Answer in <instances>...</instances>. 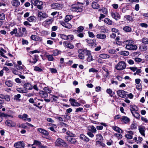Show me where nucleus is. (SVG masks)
Here are the masks:
<instances>
[{"instance_id":"aec40b11","label":"nucleus","mask_w":148,"mask_h":148,"mask_svg":"<svg viewBox=\"0 0 148 148\" xmlns=\"http://www.w3.org/2000/svg\"><path fill=\"white\" fill-rule=\"evenodd\" d=\"M88 131L91 132L93 133H96L97 130L96 128L93 126H90L88 127Z\"/></svg>"},{"instance_id":"6ab92c4d","label":"nucleus","mask_w":148,"mask_h":148,"mask_svg":"<svg viewBox=\"0 0 148 148\" xmlns=\"http://www.w3.org/2000/svg\"><path fill=\"white\" fill-rule=\"evenodd\" d=\"M130 107V110L132 114H133L134 112L137 111L138 109V107L136 106L131 105Z\"/></svg>"},{"instance_id":"2f4dec72","label":"nucleus","mask_w":148,"mask_h":148,"mask_svg":"<svg viewBox=\"0 0 148 148\" xmlns=\"http://www.w3.org/2000/svg\"><path fill=\"white\" fill-rule=\"evenodd\" d=\"M95 144L96 145L99 146L103 147L106 146L105 144L99 140H97L96 141Z\"/></svg>"},{"instance_id":"7ed1b4c3","label":"nucleus","mask_w":148,"mask_h":148,"mask_svg":"<svg viewBox=\"0 0 148 148\" xmlns=\"http://www.w3.org/2000/svg\"><path fill=\"white\" fill-rule=\"evenodd\" d=\"M126 66V64L124 61H121L119 62L115 66V69L118 70H122L125 69Z\"/></svg>"},{"instance_id":"dca6fc26","label":"nucleus","mask_w":148,"mask_h":148,"mask_svg":"<svg viewBox=\"0 0 148 148\" xmlns=\"http://www.w3.org/2000/svg\"><path fill=\"white\" fill-rule=\"evenodd\" d=\"M86 56H87L86 60L88 62H90L92 60V57L91 55V52L90 51L87 50Z\"/></svg>"},{"instance_id":"f03ea898","label":"nucleus","mask_w":148,"mask_h":148,"mask_svg":"<svg viewBox=\"0 0 148 148\" xmlns=\"http://www.w3.org/2000/svg\"><path fill=\"white\" fill-rule=\"evenodd\" d=\"M55 145L56 146H62L64 147H68V145L63 140L60 138H58L55 143Z\"/></svg>"},{"instance_id":"864d4df0","label":"nucleus","mask_w":148,"mask_h":148,"mask_svg":"<svg viewBox=\"0 0 148 148\" xmlns=\"http://www.w3.org/2000/svg\"><path fill=\"white\" fill-rule=\"evenodd\" d=\"M21 97V95L20 94H18L17 95H15L14 96V99L16 101H20V99L19 98Z\"/></svg>"},{"instance_id":"c03bdc74","label":"nucleus","mask_w":148,"mask_h":148,"mask_svg":"<svg viewBox=\"0 0 148 148\" xmlns=\"http://www.w3.org/2000/svg\"><path fill=\"white\" fill-rule=\"evenodd\" d=\"M35 19V17L34 16H31L27 18V20L29 22H32Z\"/></svg>"},{"instance_id":"423d86ee","label":"nucleus","mask_w":148,"mask_h":148,"mask_svg":"<svg viewBox=\"0 0 148 148\" xmlns=\"http://www.w3.org/2000/svg\"><path fill=\"white\" fill-rule=\"evenodd\" d=\"M126 92L123 90H119L117 91V94L118 96L120 97L124 98H127V95L126 94Z\"/></svg>"},{"instance_id":"ddd939ff","label":"nucleus","mask_w":148,"mask_h":148,"mask_svg":"<svg viewBox=\"0 0 148 148\" xmlns=\"http://www.w3.org/2000/svg\"><path fill=\"white\" fill-rule=\"evenodd\" d=\"M60 23L62 26L66 28L70 29L72 27V25L67 22H64L63 21H60Z\"/></svg>"},{"instance_id":"f704fd0d","label":"nucleus","mask_w":148,"mask_h":148,"mask_svg":"<svg viewBox=\"0 0 148 148\" xmlns=\"http://www.w3.org/2000/svg\"><path fill=\"white\" fill-rule=\"evenodd\" d=\"M53 21L52 18H50L46 19L43 23L46 25H49L52 23Z\"/></svg>"},{"instance_id":"4be33fe9","label":"nucleus","mask_w":148,"mask_h":148,"mask_svg":"<svg viewBox=\"0 0 148 148\" xmlns=\"http://www.w3.org/2000/svg\"><path fill=\"white\" fill-rule=\"evenodd\" d=\"M79 137L81 139L83 140L84 141H85L86 142H89L90 140L89 138L84 134H80Z\"/></svg>"},{"instance_id":"f8f14e48","label":"nucleus","mask_w":148,"mask_h":148,"mask_svg":"<svg viewBox=\"0 0 148 148\" xmlns=\"http://www.w3.org/2000/svg\"><path fill=\"white\" fill-rule=\"evenodd\" d=\"M63 45L64 47L70 49H73L74 47L73 45L69 42L64 41L63 43Z\"/></svg>"},{"instance_id":"b1692460","label":"nucleus","mask_w":148,"mask_h":148,"mask_svg":"<svg viewBox=\"0 0 148 148\" xmlns=\"http://www.w3.org/2000/svg\"><path fill=\"white\" fill-rule=\"evenodd\" d=\"M12 5L14 6L18 7L20 5V1L17 0H13L11 2Z\"/></svg>"},{"instance_id":"9d476101","label":"nucleus","mask_w":148,"mask_h":148,"mask_svg":"<svg viewBox=\"0 0 148 148\" xmlns=\"http://www.w3.org/2000/svg\"><path fill=\"white\" fill-rule=\"evenodd\" d=\"M111 15L112 17L116 21H117L120 18V15L117 12H111Z\"/></svg>"},{"instance_id":"4c0bfd02","label":"nucleus","mask_w":148,"mask_h":148,"mask_svg":"<svg viewBox=\"0 0 148 148\" xmlns=\"http://www.w3.org/2000/svg\"><path fill=\"white\" fill-rule=\"evenodd\" d=\"M14 67H15L17 70H20L23 69L25 66L23 65H15L14 66Z\"/></svg>"},{"instance_id":"603ef678","label":"nucleus","mask_w":148,"mask_h":148,"mask_svg":"<svg viewBox=\"0 0 148 148\" xmlns=\"http://www.w3.org/2000/svg\"><path fill=\"white\" fill-rule=\"evenodd\" d=\"M142 42L145 44H148V38H143L142 40Z\"/></svg>"},{"instance_id":"a211bd4d","label":"nucleus","mask_w":148,"mask_h":148,"mask_svg":"<svg viewBox=\"0 0 148 148\" xmlns=\"http://www.w3.org/2000/svg\"><path fill=\"white\" fill-rule=\"evenodd\" d=\"M139 130L140 134L143 136H145V132L146 130L145 127L144 126H140L139 128Z\"/></svg>"},{"instance_id":"774afa93","label":"nucleus","mask_w":148,"mask_h":148,"mask_svg":"<svg viewBox=\"0 0 148 148\" xmlns=\"http://www.w3.org/2000/svg\"><path fill=\"white\" fill-rule=\"evenodd\" d=\"M17 33V29L16 28H15L13 29L12 31H11L10 32V34L11 35H13L14 34H16Z\"/></svg>"},{"instance_id":"6e6d98bb","label":"nucleus","mask_w":148,"mask_h":148,"mask_svg":"<svg viewBox=\"0 0 148 148\" xmlns=\"http://www.w3.org/2000/svg\"><path fill=\"white\" fill-rule=\"evenodd\" d=\"M41 104V103L40 102H38L37 103H34V106L37 107L40 109H41L42 107V106H40Z\"/></svg>"},{"instance_id":"bf43d9fd","label":"nucleus","mask_w":148,"mask_h":148,"mask_svg":"<svg viewBox=\"0 0 148 148\" xmlns=\"http://www.w3.org/2000/svg\"><path fill=\"white\" fill-rule=\"evenodd\" d=\"M51 125H52L53 127H50L49 128V129L51 131L53 132H56V131L54 129V127L56 128V125L53 124H51Z\"/></svg>"},{"instance_id":"7c9ffc66","label":"nucleus","mask_w":148,"mask_h":148,"mask_svg":"<svg viewBox=\"0 0 148 148\" xmlns=\"http://www.w3.org/2000/svg\"><path fill=\"white\" fill-rule=\"evenodd\" d=\"M28 115L26 114H24L23 115L22 119L24 120H27L28 122H30L31 119L29 118H27Z\"/></svg>"},{"instance_id":"393cba45","label":"nucleus","mask_w":148,"mask_h":148,"mask_svg":"<svg viewBox=\"0 0 148 148\" xmlns=\"http://www.w3.org/2000/svg\"><path fill=\"white\" fill-rule=\"evenodd\" d=\"M121 121L125 123H127L130 121V119L126 116H123L121 119Z\"/></svg>"},{"instance_id":"0eeeda50","label":"nucleus","mask_w":148,"mask_h":148,"mask_svg":"<svg viewBox=\"0 0 148 148\" xmlns=\"http://www.w3.org/2000/svg\"><path fill=\"white\" fill-rule=\"evenodd\" d=\"M32 3L37 6V8L39 9H41L42 8V5L43 4V2L40 1L36 0L35 1H31Z\"/></svg>"},{"instance_id":"680f3d73","label":"nucleus","mask_w":148,"mask_h":148,"mask_svg":"<svg viewBox=\"0 0 148 148\" xmlns=\"http://www.w3.org/2000/svg\"><path fill=\"white\" fill-rule=\"evenodd\" d=\"M38 36L35 35H32L31 36V38L33 40L36 41L37 40Z\"/></svg>"},{"instance_id":"5fc2aeb1","label":"nucleus","mask_w":148,"mask_h":148,"mask_svg":"<svg viewBox=\"0 0 148 148\" xmlns=\"http://www.w3.org/2000/svg\"><path fill=\"white\" fill-rule=\"evenodd\" d=\"M93 132H91L87 131V135L90 138H93L94 137Z\"/></svg>"},{"instance_id":"a18cd8bd","label":"nucleus","mask_w":148,"mask_h":148,"mask_svg":"<svg viewBox=\"0 0 148 148\" xmlns=\"http://www.w3.org/2000/svg\"><path fill=\"white\" fill-rule=\"evenodd\" d=\"M0 114L1 117H6L7 116H9L11 118H13V116L5 114L4 113H1V112H0Z\"/></svg>"},{"instance_id":"a878e982","label":"nucleus","mask_w":148,"mask_h":148,"mask_svg":"<svg viewBox=\"0 0 148 148\" xmlns=\"http://www.w3.org/2000/svg\"><path fill=\"white\" fill-rule=\"evenodd\" d=\"M38 17L41 18H45L47 17V14L41 12H39L38 14Z\"/></svg>"},{"instance_id":"a19ab883","label":"nucleus","mask_w":148,"mask_h":148,"mask_svg":"<svg viewBox=\"0 0 148 148\" xmlns=\"http://www.w3.org/2000/svg\"><path fill=\"white\" fill-rule=\"evenodd\" d=\"M99 57L103 59H106L109 58L110 57V56L108 54L103 53L100 54L99 55Z\"/></svg>"},{"instance_id":"4468645a","label":"nucleus","mask_w":148,"mask_h":148,"mask_svg":"<svg viewBox=\"0 0 148 148\" xmlns=\"http://www.w3.org/2000/svg\"><path fill=\"white\" fill-rule=\"evenodd\" d=\"M37 131L42 134L44 135V137L47 136L49 135V132L47 130L44 129L38 128L37 129Z\"/></svg>"},{"instance_id":"20e7f679","label":"nucleus","mask_w":148,"mask_h":148,"mask_svg":"<svg viewBox=\"0 0 148 148\" xmlns=\"http://www.w3.org/2000/svg\"><path fill=\"white\" fill-rule=\"evenodd\" d=\"M70 10L73 12H81L82 11V7L77 4L72 5Z\"/></svg>"},{"instance_id":"ea45409f","label":"nucleus","mask_w":148,"mask_h":148,"mask_svg":"<svg viewBox=\"0 0 148 148\" xmlns=\"http://www.w3.org/2000/svg\"><path fill=\"white\" fill-rule=\"evenodd\" d=\"M124 17L126 18L127 21H132L134 20V19L132 18V16L130 15H125L124 16Z\"/></svg>"},{"instance_id":"412c9836","label":"nucleus","mask_w":148,"mask_h":148,"mask_svg":"<svg viewBox=\"0 0 148 148\" xmlns=\"http://www.w3.org/2000/svg\"><path fill=\"white\" fill-rule=\"evenodd\" d=\"M97 38L101 40L104 39L106 38V35L103 34H98L96 35Z\"/></svg>"},{"instance_id":"6e6552de","label":"nucleus","mask_w":148,"mask_h":148,"mask_svg":"<svg viewBox=\"0 0 148 148\" xmlns=\"http://www.w3.org/2000/svg\"><path fill=\"white\" fill-rule=\"evenodd\" d=\"M25 146V144L23 141H21L14 144V146L16 148H23Z\"/></svg>"},{"instance_id":"09e8293b","label":"nucleus","mask_w":148,"mask_h":148,"mask_svg":"<svg viewBox=\"0 0 148 148\" xmlns=\"http://www.w3.org/2000/svg\"><path fill=\"white\" fill-rule=\"evenodd\" d=\"M41 144V142L40 141L36 140H34V144L36 145L37 146H38V147H39L40 145Z\"/></svg>"},{"instance_id":"1a4fd4ad","label":"nucleus","mask_w":148,"mask_h":148,"mask_svg":"<svg viewBox=\"0 0 148 148\" xmlns=\"http://www.w3.org/2000/svg\"><path fill=\"white\" fill-rule=\"evenodd\" d=\"M5 124L7 126L9 127H14L16 125L14 122L9 119L5 121Z\"/></svg>"},{"instance_id":"c85d7f7f","label":"nucleus","mask_w":148,"mask_h":148,"mask_svg":"<svg viewBox=\"0 0 148 148\" xmlns=\"http://www.w3.org/2000/svg\"><path fill=\"white\" fill-rule=\"evenodd\" d=\"M92 6L94 9H98L99 8L100 5L96 2H94L92 3Z\"/></svg>"},{"instance_id":"cd10ccee","label":"nucleus","mask_w":148,"mask_h":148,"mask_svg":"<svg viewBox=\"0 0 148 148\" xmlns=\"http://www.w3.org/2000/svg\"><path fill=\"white\" fill-rule=\"evenodd\" d=\"M39 94L40 96H41V97L42 98H46L48 96V95L47 93L44 91H40L39 92Z\"/></svg>"},{"instance_id":"8fccbe9b","label":"nucleus","mask_w":148,"mask_h":148,"mask_svg":"<svg viewBox=\"0 0 148 148\" xmlns=\"http://www.w3.org/2000/svg\"><path fill=\"white\" fill-rule=\"evenodd\" d=\"M106 92L108 94H109L110 95V96L111 97H113V95L112 94V90L111 89L108 88V89H107L106 90Z\"/></svg>"},{"instance_id":"4d7b16f0","label":"nucleus","mask_w":148,"mask_h":148,"mask_svg":"<svg viewBox=\"0 0 148 148\" xmlns=\"http://www.w3.org/2000/svg\"><path fill=\"white\" fill-rule=\"evenodd\" d=\"M12 72L14 74L16 75H19L21 73V72L16 69H14L12 71Z\"/></svg>"},{"instance_id":"58836bf2","label":"nucleus","mask_w":148,"mask_h":148,"mask_svg":"<svg viewBox=\"0 0 148 148\" xmlns=\"http://www.w3.org/2000/svg\"><path fill=\"white\" fill-rule=\"evenodd\" d=\"M5 84L9 87L12 86L13 83L12 81L10 80H8L5 82Z\"/></svg>"},{"instance_id":"39448f33","label":"nucleus","mask_w":148,"mask_h":148,"mask_svg":"<svg viewBox=\"0 0 148 148\" xmlns=\"http://www.w3.org/2000/svg\"><path fill=\"white\" fill-rule=\"evenodd\" d=\"M87 50L86 49H79L78 50L77 52L79 54L78 56L79 59L83 60L85 58V54L86 55Z\"/></svg>"},{"instance_id":"3c124183","label":"nucleus","mask_w":148,"mask_h":148,"mask_svg":"<svg viewBox=\"0 0 148 148\" xmlns=\"http://www.w3.org/2000/svg\"><path fill=\"white\" fill-rule=\"evenodd\" d=\"M34 70L36 71L41 72L43 71L42 69L38 66H35L34 68Z\"/></svg>"},{"instance_id":"f3484780","label":"nucleus","mask_w":148,"mask_h":148,"mask_svg":"<svg viewBox=\"0 0 148 148\" xmlns=\"http://www.w3.org/2000/svg\"><path fill=\"white\" fill-rule=\"evenodd\" d=\"M86 42L89 44L90 45L92 46L95 47L96 45V40H95L88 39L86 40Z\"/></svg>"},{"instance_id":"79ce46f5","label":"nucleus","mask_w":148,"mask_h":148,"mask_svg":"<svg viewBox=\"0 0 148 148\" xmlns=\"http://www.w3.org/2000/svg\"><path fill=\"white\" fill-rule=\"evenodd\" d=\"M96 140H101L103 139V137L102 135L99 134H97L96 135Z\"/></svg>"},{"instance_id":"473e14b6","label":"nucleus","mask_w":148,"mask_h":148,"mask_svg":"<svg viewBox=\"0 0 148 148\" xmlns=\"http://www.w3.org/2000/svg\"><path fill=\"white\" fill-rule=\"evenodd\" d=\"M104 21L105 23L109 25H112L113 23L112 21L110 19L108 18H105Z\"/></svg>"},{"instance_id":"13d9d810","label":"nucleus","mask_w":148,"mask_h":148,"mask_svg":"<svg viewBox=\"0 0 148 148\" xmlns=\"http://www.w3.org/2000/svg\"><path fill=\"white\" fill-rule=\"evenodd\" d=\"M77 36L80 38H82L84 36V35L83 33H81V32H75Z\"/></svg>"},{"instance_id":"2eb2a0df","label":"nucleus","mask_w":148,"mask_h":148,"mask_svg":"<svg viewBox=\"0 0 148 148\" xmlns=\"http://www.w3.org/2000/svg\"><path fill=\"white\" fill-rule=\"evenodd\" d=\"M66 139L69 142H70L72 144H74L76 143L77 141L75 138H72L70 136H66L65 137Z\"/></svg>"},{"instance_id":"9b49d317","label":"nucleus","mask_w":148,"mask_h":148,"mask_svg":"<svg viewBox=\"0 0 148 148\" xmlns=\"http://www.w3.org/2000/svg\"><path fill=\"white\" fill-rule=\"evenodd\" d=\"M71 106H74L78 107L80 106L81 104L79 103H78L76 101V100L73 98H70L69 100Z\"/></svg>"},{"instance_id":"0e129e2a","label":"nucleus","mask_w":148,"mask_h":148,"mask_svg":"<svg viewBox=\"0 0 148 148\" xmlns=\"http://www.w3.org/2000/svg\"><path fill=\"white\" fill-rule=\"evenodd\" d=\"M66 134L67 135L69 136H68L72 137L74 136V134L73 133L68 131L66 132Z\"/></svg>"},{"instance_id":"72a5a7b5","label":"nucleus","mask_w":148,"mask_h":148,"mask_svg":"<svg viewBox=\"0 0 148 148\" xmlns=\"http://www.w3.org/2000/svg\"><path fill=\"white\" fill-rule=\"evenodd\" d=\"M73 18V16L71 15H68L66 16L64 21L66 22H68L70 21Z\"/></svg>"},{"instance_id":"e433bc0d","label":"nucleus","mask_w":148,"mask_h":148,"mask_svg":"<svg viewBox=\"0 0 148 148\" xmlns=\"http://www.w3.org/2000/svg\"><path fill=\"white\" fill-rule=\"evenodd\" d=\"M132 114L135 117L136 119H140V115L137 112V111L135 112H134L133 114Z\"/></svg>"},{"instance_id":"338daca9","label":"nucleus","mask_w":148,"mask_h":148,"mask_svg":"<svg viewBox=\"0 0 148 148\" xmlns=\"http://www.w3.org/2000/svg\"><path fill=\"white\" fill-rule=\"evenodd\" d=\"M57 5H58V3H54L52 4L51 7L53 9H55L57 8Z\"/></svg>"},{"instance_id":"e2e57ef3","label":"nucleus","mask_w":148,"mask_h":148,"mask_svg":"<svg viewBox=\"0 0 148 148\" xmlns=\"http://www.w3.org/2000/svg\"><path fill=\"white\" fill-rule=\"evenodd\" d=\"M60 38L64 40H67V36L63 34H61L60 35Z\"/></svg>"},{"instance_id":"69168bd1","label":"nucleus","mask_w":148,"mask_h":148,"mask_svg":"<svg viewBox=\"0 0 148 148\" xmlns=\"http://www.w3.org/2000/svg\"><path fill=\"white\" fill-rule=\"evenodd\" d=\"M121 54L125 56H127L129 54V53L127 51H122L121 52Z\"/></svg>"},{"instance_id":"052dcab7","label":"nucleus","mask_w":148,"mask_h":148,"mask_svg":"<svg viewBox=\"0 0 148 148\" xmlns=\"http://www.w3.org/2000/svg\"><path fill=\"white\" fill-rule=\"evenodd\" d=\"M73 36L72 35H69L67 36V40H71L73 39Z\"/></svg>"},{"instance_id":"f257e3e1","label":"nucleus","mask_w":148,"mask_h":148,"mask_svg":"<svg viewBox=\"0 0 148 148\" xmlns=\"http://www.w3.org/2000/svg\"><path fill=\"white\" fill-rule=\"evenodd\" d=\"M126 49L130 50H134L137 49V47L134 44V42L132 40H127L125 41Z\"/></svg>"},{"instance_id":"bb28decb","label":"nucleus","mask_w":148,"mask_h":148,"mask_svg":"<svg viewBox=\"0 0 148 148\" xmlns=\"http://www.w3.org/2000/svg\"><path fill=\"white\" fill-rule=\"evenodd\" d=\"M38 56L36 55H34V58H33V60H30L29 62L31 63L35 64L38 60Z\"/></svg>"},{"instance_id":"de8ad7c7","label":"nucleus","mask_w":148,"mask_h":148,"mask_svg":"<svg viewBox=\"0 0 148 148\" xmlns=\"http://www.w3.org/2000/svg\"><path fill=\"white\" fill-rule=\"evenodd\" d=\"M53 97H51V101H54L56 102H57V99H58V97L55 95H52Z\"/></svg>"},{"instance_id":"c9c22d12","label":"nucleus","mask_w":148,"mask_h":148,"mask_svg":"<svg viewBox=\"0 0 148 148\" xmlns=\"http://www.w3.org/2000/svg\"><path fill=\"white\" fill-rule=\"evenodd\" d=\"M46 56L49 61H53L54 60L52 55H46Z\"/></svg>"},{"instance_id":"37998d69","label":"nucleus","mask_w":148,"mask_h":148,"mask_svg":"<svg viewBox=\"0 0 148 148\" xmlns=\"http://www.w3.org/2000/svg\"><path fill=\"white\" fill-rule=\"evenodd\" d=\"M113 129L114 130L116 131L119 133H122L123 131L120 128L118 127L115 126L114 127Z\"/></svg>"},{"instance_id":"49530a36","label":"nucleus","mask_w":148,"mask_h":148,"mask_svg":"<svg viewBox=\"0 0 148 148\" xmlns=\"http://www.w3.org/2000/svg\"><path fill=\"white\" fill-rule=\"evenodd\" d=\"M84 27L82 26H80L78 27L77 28V29L75 30L74 32H81L84 30Z\"/></svg>"},{"instance_id":"5701e85b","label":"nucleus","mask_w":148,"mask_h":148,"mask_svg":"<svg viewBox=\"0 0 148 148\" xmlns=\"http://www.w3.org/2000/svg\"><path fill=\"white\" fill-rule=\"evenodd\" d=\"M25 88L28 90H32L33 88L32 86L29 83H25L24 85Z\"/></svg>"},{"instance_id":"c756f323","label":"nucleus","mask_w":148,"mask_h":148,"mask_svg":"<svg viewBox=\"0 0 148 148\" xmlns=\"http://www.w3.org/2000/svg\"><path fill=\"white\" fill-rule=\"evenodd\" d=\"M123 30L126 32H130L132 31L131 28L128 26H125L123 28Z\"/></svg>"}]
</instances>
